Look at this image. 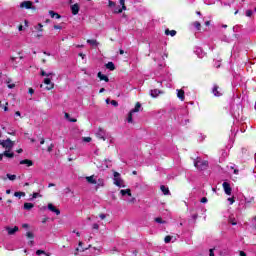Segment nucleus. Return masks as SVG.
Masks as SVG:
<instances>
[{"instance_id":"f257e3e1","label":"nucleus","mask_w":256,"mask_h":256,"mask_svg":"<svg viewBox=\"0 0 256 256\" xmlns=\"http://www.w3.org/2000/svg\"><path fill=\"white\" fill-rule=\"evenodd\" d=\"M113 183L116 185V187L125 188V180L121 178V174L119 172H114L113 174Z\"/></svg>"},{"instance_id":"f03ea898","label":"nucleus","mask_w":256,"mask_h":256,"mask_svg":"<svg viewBox=\"0 0 256 256\" xmlns=\"http://www.w3.org/2000/svg\"><path fill=\"white\" fill-rule=\"evenodd\" d=\"M120 194L122 197H127L124 198V201H127L128 203H135V197L132 196L131 189L120 190Z\"/></svg>"},{"instance_id":"7ed1b4c3","label":"nucleus","mask_w":256,"mask_h":256,"mask_svg":"<svg viewBox=\"0 0 256 256\" xmlns=\"http://www.w3.org/2000/svg\"><path fill=\"white\" fill-rule=\"evenodd\" d=\"M209 165V162L201 160V158H197V160L194 161V167L196 169H199L200 171H204V169H207Z\"/></svg>"},{"instance_id":"20e7f679","label":"nucleus","mask_w":256,"mask_h":256,"mask_svg":"<svg viewBox=\"0 0 256 256\" xmlns=\"http://www.w3.org/2000/svg\"><path fill=\"white\" fill-rule=\"evenodd\" d=\"M0 145L8 150V151H11V149H13L15 143L13 141H11V139H6V140H0Z\"/></svg>"},{"instance_id":"39448f33","label":"nucleus","mask_w":256,"mask_h":256,"mask_svg":"<svg viewBox=\"0 0 256 256\" xmlns=\"http://www.w3.org/2000/svg\"><path fill=\"white\" fill-rule=\"evenodd\" d=\"M51 79H53V77L44 79V85H47L46 86L47 91H51V89L55 87V84L51 82Z\"/></svg>"},{"instance_id":"423d86ee","label":"nucleus","mask_w":256,"mask_h":256,"mask_svg":"<svg viewBox=\"0 0 256 256\" xmlns=\"http://www.w3.org/2000/svg\"><path fill=\"white\" fill-rule=\"evenodd\" d=\"M222 187L226 195H231L233 189L231 188V184H229V182H223Z\"/></svg>"},{"instance_id":"0eeeda50","label":"nucleus","mask_w":256,"mask_h":256,"mask_svg":"<svg viewBox=\"0 0 256 256\" xmlns=\"http://www.w3.org/2000/svg\"><path fill=\"white\" fill-rule=\"evenodd\" d=\"M96 137H98V139H102L103 141H105V139H107V132L99 128L98 131L96 132Z\"/></svg>"},{"instance_id":"6e6552de","label":"nucleus","mask_w":256,"mask_h":256,"mask_svg":"<svg viewBox=\"0 0 256 256\" xmlns=\"http://www.w3.org/2000/svg\"><path fill=\"white\" fill-rule=\"evenodd\" d=\"M122 8H115L114 13H123V11H127V6H125V0H119Z\"/></svg>"},{"instance_id":"1a4fd4ad","label":"nucleus","mask_w":256,"mask_h":256,"mask_svg":"<svg viewBox=\"0 0 256 256\" xmlns=\"http://www.w3.org/2000/svg\"><path fill=\"white\" fill-rule=\"evenodd\" d=\"M194 53L199 57V59H203V57H205V52L201 47H196Z\"/></svg>"},{"instance_id":"9d476101","label":"nucleus","mask_w":256,"mask_h":256,"mask_svg":"<svg viewBox=\"0 0 256 256\" xmlns=\"http://www.w3.org/2000/svg\"><path fill=\"white\" fill-rule=\"evenodd\" d=\"M79 9H81V7L79 6L78 3L73 4V5L71 6L72 15H79Z\"/></svg>"},{"instance_id":"9b49d317","label":"nucleus","mask_w":256,"mask_h":256,"mask_svg":"<svg viewBox=\"0 0 256 256\" xmlns=\"http://www.w3.org/2000/svg\"><path fill=\"white\" fill-rule=\"evenodd\" d=\"M20 7L23 9H31L33 7V2L31 1H24L20 4Z\"/></svg>"},{"instance_id":"f8f14e48","label":"nucleus","mask_w":256,"mask_h":256,"mask_svg":"<svg viewBox=\"0 0 256 256\" xmlns=\"http://www.w3.org/2000/svg\"><path fill=\"white\" fill-rule=\"evenodd\" d=\"M5 229L6 231H8V235H15L17 231H19V227L17 226H15L14 228L7 226Z\"/></svg>"},{"instance_id":"ddd939ff","label":"nucleus","mask_w":256,"mask_h":256,"mask_svg":"<svg viewBox=\"0 0 256 256\" xmlns=\"http://www.w3.org/2000/svg\"><path fill=\"white\" fill-rule=\"evenodd\" d=\"M48 209L49 211H51L52 213H55L56 215H61V211L55 208V206L51 203L48 204Z\"/></svg>"},{"instance_id":"4468645a","label":"nucleus","mask_w":256,"mask_h":256,"mask_svg":"<svg viewBox=\"0 0 256 256\" xmlns=\"http://www.w3.org/2000/svg\"><path fill=\"white\" fill-rule=\"evenodd\" d=\"M86 181L87 183H90V185H97V179L95 178V175L87 176Z\"/></svg>"},{"instance_id":"2eb2a0df","label":"nucleus","mask_w":256,"mask_h":256,"mask_svg":"<svg viewBox=\"0 0 256 256\" xmlns=\"http://www.w3.org/2000/svg\"><path fill=\"white\" fill-rule=\"evenodd\" d=\"M40 75L41 77H46V78H51V77H55V73L53 72H45V70L41 69L40 71Z\"/></svg>"},{"instance_id":"dca6fc26","label":"nucleus","mask_w":256,"mask_h":256,"mask_svg":"<svg viewBox=\"0 0 256 256\" xmlns=\"http://www.w3.org/2000/svg\"><path fill=\"white\" fill-rule=\"evenodd\" d=\"M97 77L100 79V81H105L106 83H109V77H107V75L98 72Z\"/></svg>"},{"instance_id":"f3484780","label":"nucleus","mask_w":256,"mask_h":256,"mask_svg":"<svg viewBox=\"0 0 256 256\" xmlns=\"http://www.w3.org/2000/svg\"><path fill=\"white\" fill-rule=\"evenodd\" d=\"M177 91V97L180 99V101H185V91L183 90H176Z\"/></svg>"},{"instance_id":"a211bd4d","label":"nucleus","mask_w":256,"mask_h":256,"mask_svg":"<svg viewBox=\"0 0 256 256\" xmlns=\"http://www.w3.org/2000/svg\"><path fill=\"white\" fill-rule=\"evenodd\" d=\"M212 93L215 97H221V92H219V86L214 85L212 88Z\"/></svg>"},{"instance_id":"6ab92c4d","label":"nucleus","mask_w":256,"mask_h":256,"mask_svg":"<svg viewBox=\"0 0 256 256\" xmlns=\"http://www.w3.org/2000/svg\"><path fill=\"white\" fill-rule=\"evenodd\" d=\"M20 165H26V167H33V161L29 159L21 160Z\"/></svg>"},{"instance_id":"aec40b11","label":"nucleus","mask_w":256,"mask_h":256,"mask_svg":"<svg viewBox=\"0 0 256 256\" xmlns=\"http://www.w3.org/2000/svg\"><path fill=\"white\" fill-rule=\"evenodd\" d=\"M9 151H11V150H5L3 153V156L8 157L9 159H13V157H15V153L9 152Z\"/></svg>"},{"instance_id":"412c9836","label":"nucleus","mask_w":256,"mask_h":256,"mask_svg":"<svg viewBox=\"0 0 256 256\" xmlns=\"http://www.w3.org/2000/svg\"><path fill=\"white\" fill-rule=\"evenodd\" d=\"M141 111V103H136L135 107L130 111L131 113H139Z\"/></svg>"},{"instance_id":"4be33fe9","label":"nucleus","mask_w":256,"mask_h":256,"mask_svg":"<svg viewBox=\"0 0 256 256\" xmlns=\"http://www.w3.org/2000/svg\"><path fill=\"white\" fill-rule=\"evenodd\" d=\"M87 43L89 44V45H91L92 47H98L99 46V42H97V40H95V39H88L87 40Z\"/></svg>"},{"instance_id":"5701e85b","label":"nucleus","mask_w":256,"mask_h":256,"mask_svg":"<svg viewBox=\"0 0 256 256\" xmlns=\"http://www.w3.org/2000/svg\"><path fill=\"white\" fill-rule=\"evenodd\" d=\"M106 69H109V71H115V64L113 62H108L105 65Z\"/></svg>"},{"instance_id":"b1692460","label":"nucleus","mask_w":256,"mask_h":256,"mask_svg":"<svg viewBox=\"0 0 256 256\" xmlns=\"http://www.w3.org/2000/svg\"><path fill=\"white\" fill-rule=\"evenodd\" d=\"M165 35H170L171 37H175L177 35V31L166 29Z\"/></svg>"},{"instance_id":"393cba45","label":"nucleus","mask_w":256,"mask_h":256,"mask_svg":"<svg viewBox=\"0 0 256 256\" xmlns=\"http://www.w3.org/2000/svg\"><path fill=\"white\" fill-rule=\"evenodd\" d=\"M160 93H161V91L158 90V89H154V90H151V91H150L151 97H159V94H160Z\"/></svg>"},{"instance_id":"a878e982","label":"nucleus","mask_w":256,"mask_h":256,"mask_svg":"<svg viewBox=\"0 0 256 256\" xmlns=\"http://www.w3.org/2000/svg\"><path fill=\"white\" fill-rule=\"evenodd\" d=\"M160 189L164 195H169V187L162 185Z\"/></svg>"},{"instance_id":"bb28decb","label":"nucleus","mask_w":256,"mask_h":256,"mask_svg":"<svg viewBox=\"0 0 256 256\" xmlns=\"http://www.w3.org/2000/svg\"><path fill=\"white\" fill-rule=\"evenodd\" d=\"M33 207H35V205H33V203L26 202L24 204V209H26V211H30V209H33Z\"/></svg>"},{"instance_id":"cd10ccee","label":"nucleus","mask_w":256,"mask_h":256,"mask_svg":"<svg viewBox=\"0 0 256 256\" xmlns=\"http://www.w3.org/2000/svg\"><path fill=\"white\" fill-rule=\"evenodd\" d=\"M49 15H50V17H52V19H54V17L56 19H61V16L58 13H55L54 11H50Z\"/></svg>"},{"instance_id":"c85d7f7f","label":"nucleus","mask_w":256,"mask_h":256,"mask_svg":"<svg viewBox=\"0 0 256 256\" xmlns=\"http://www.w3.org/2000/svg\"><path fill=\"white\" fill-rule=\"evenodd\" d=\"M193 27H195V29H197V31H201V23L198 21H195L192 23Z\"/></svg>"},{"instance_id":"c756f323","label":"nucleus","mask_w":256,"mask_h":256,"mask_svg":"<svg viewBox=\"0 0 256 256\" xmlns=\"http://www.w3.org/2000/svg\"><path fill=\"white\" fill-rule=\"evenodd\" d=\"M96 181H97V183H96L97 189H99V187H103L105 185V182L103 181V179H98Z\"/></svg>"},{"instance_id":"7c9ffc66","label":"nucleus","mask_w":256,"mask_h":256,"mask_svg":"<svg viewBox=\"0 0 256 256\" xmlns=\"http://www.w3.org/2000/svg\"><path fill=\"white\" fill-rule=\"evenodd\" d=\"M6 177L9 181H15V179H17V175L15 174H6Z\"/></svg>"},{"instance_id":"2f4dec72","label":"nucleus","mask_w":256,"mask_h":256,"mask_svg":"<svg viewBox=\"0 0 256 256\" xmlns=\"http://www.w3.org/2000/svg\"><path fill=\"white\" fill-rule=\"evenodd\" d=\"M228 223H230V225H237V219L230 216L228 219Z\"/></svg>"},{"instance_id":"473e14b6","label":"nucleus","mask_w":256,"mask_h":256,"mask_svg":"<svg viewBox=\"0 0 256 256\" xmlns=\"http://www.w3.org/2000/svg\"><path fill=\"white\" fill-rule=\"evenodd\" d=\"M34 29H36V31H40V33H42V31H43V24L39 23L38 25L34 26Z\"/></svg>"},{"instance_id":"72a5a7b5","label":"nucleus","mask_w":256,"mask_h":256,"mask_svg":"<svg viewBox=\"0 0 256 256\" xmlns=\"http://www.w3.org/2000/svg\"><path fill=\"white\" fill-rule=\"evenodd\" d=\"M65 117L66 119H68V121H70V123H77V119L73 118H69V113H65Z\"/></svg>"},{"instance_id":"f704fd0d","label":"nucleus","mask_w":256,"mask_h":256,"mask_svg":"<svg viewBox=\"0 0 256 256\" xmlns=\"http://www.w3.org/2000/svg\"><path fill=\"white\" fill-rule=\"evenodd\" d=\"M127 122H128V123H133V113H131V111H130L129 114H128Z\"/></svg>"},{"instance_id":"c9c22d12","label":"nucleus","mask_w":256,"mask_h":256,"mask_svg":"<svg viewBox=\"0 0 256 256\" xmlns=\"http://www.w3.org/2000/svg\"><path fill=\"white\" fill-rule=\"evenodd\" d=\"M6 83L8 85V89H15V84H11V79H8Z\"/></svg>"},{"instance_id":"e433bc0d","label":"nucleus","mask_w":256,"mask_h":256,"mask_svg":"<svg viewBox=\"0 0 256 256\" xmlns=\"http://www.w3.org/2000/svg\"><path fill=\"white\" fill-rule=\"evenodd\" d=\"M253 201H255V197L245 198V203L246 204L253 203Z\"/></svg>"},{"instance_id":"4c0bfd02","label":"nucleus","mask_w":256,"mask_h":256,"mask_svg":"<svg viewBox=\"0 0 256 256\" xmlns=\"http://www.w3.org/2000/svg\"><path fill=\"white\" fill-rule=\"evenodd\" d=\"M14 197H25V192H15Z\"/></svg>"},{"instance_id":"58836bf2","label":"nucleus","mask_w":256,"mask_h":256,"mask_svg":"<svg viewBox=\"0 0 256 256\" xmlns=\"http://www.w3.org/2000/svg\"><path fill=\"white\" fill-rule=\"evenodd\" d=\"M108 7H110L111 9L115 8V7H116L115 2L109 0V1H108Z\"/></svg>"},{"instance_id":"ea45409f","label":"nucleus","mask_w":256,"mask_h":256,"mask_svg":"<svg viewBox=\"0 0 256 256\" xmlns=\"http://www.w3.org/2000/svg\"><path fill=\"white\" fill-rule=\"evenodd\" d=\"M36 255H46V256H49V254L45 253V251H43V250H37L36 251Z\"/></svg>"},{"instance_id":"a19ab883","label":"nucleus","mask_w":256,"mask_h":256,"mask_svg":"<svg viewBox=\"0 0 256 256\" xmlns=\"http://www.w3.org/2000/svg\"><path fill=\"white\" fill-rule=\"evenodd\" d=\"M26 237H28V239H33L35 235L32 232H27Z\"/></svg>"},{"instance_id":"79ce46f5","label":"nucleus","mask_w":256,"mask_h":256,"mask_svg":"<svg viewBox=\"0 0 256 256\" xmlns=\"http://www.w3.org/2000/svg\"><path fill=\"white\" fill-rule=\"evenodd\" d=\"M252 16H253V10H247L246 17H252Z\"/></svg>"},{"instance_id":"37998d69","label":"nucleus","mask_w":256,"mask_h":256,"mask_svg":"<svg viewBox=\"0 0 256 256\" xmlns=\"http://www.w3.org/2000/svg\"><path fill=\"white\" fill-rule=\"evenodd\" d=\"M227 201H229L230 205H233L235 203V198L230 197V198L227 199Z\"/></svg>"},{"instance_id":"c03bdc74","label":"nucleus","mask_w":256,"mask_h":256,"mask_svg":"<svg viewBox=\"0 0 256 256\" xmlns=\"http://www.w3.org/2000/svg\"><path fill=\"white\" fill-rule=\"evenodd\" d=\"M171 239H172L171 236H166L164 241H165V243H171Z\"/></svg>"},{"instance_id":"a18cd8bd","label":"nucleus","mask_w":256,"mask_h":256,"mask_svg":"<svg viewBox=\"0 0 256 256\" xmlns=\"http://www.w3.org/2000/svg\"><path fill=\"white\" fill-rule=\"evenodd\" d=\"M37 197H41V195L37 192H34L32 195V199H37Z\"/></svg>"},{"instance_id":"49530a36","label":"nucleus","mask_w":256,"mask_h":256,"mask_svg":"<svg viewBox=\"0 0 256 256\" xmlns=\"http://www.w3.org/2000/svg\"><path fill=\"white\" fill-rule=\"evenodd\" d=\"M83 141H84L85 143H91V137H84V138H83Z\"/></svg>"},{"instance_id":"de8ad7c7","label":"nucleus","mask_w":256,"mask_h":256,"mask_svg":"<svg viewBox=\"0 0 256 256\" xmlns=\"http://www.w3.org/2000/svg\"><path fill=\"white\" fill-rule=\"evenodd\" d=\"M155 221H156V223H165V221H163V219H161L160 217H158V218H155Z\"/></svg>"},{"instance_id":"09e8293b","label":"nucleus","mask_w":256,"mask_h":256,"mask_svg":"<svg viewBox=\"0 0 256 256\" xmlns=\"http://www.w3.org/2000/svg\"><path fill=\"white\" fill-rule=\"evenodd\" d=\"M214 67H216V69H219V67H221V62L220 61L215 62Z\"/></svg>"},{"instance_id":"8fccbe9b","label":"nucleus","mask_w":256,"mask_h":256,"mask_svg":"<svg viewBox=\"0 0 256 256\" xmlns=\"http://www.w3.org/2000/svg\"><path fill=\"white\" fill-rule=\"evenodd\" d=\"M111 105H113L114 107H117L119 105V103L115 100H112L111 102Z\"/></svg>"},{"instance_id":"3c124183","label":"nucleus","mask_w":256,"mask_h":256,"mask_svg":"<svg viewBox=\"0 0 256 256\" xmlns=\"http://www.w3.org/2000/svg\"><path fill=\"white\" fill-rule=\"evenodd\" d=\"M92 228L95 229L96 231H98L99 229V224L95 223L92 225Z\"/></svg>"},{"instance_id":"603ef678","label":"nucleus","mask_w":256,"mask_h":256,"mask_svg":"<svg viewBox=\"0 0 256 256\" xmlns=\"http://www.w3.org/2000/svg\"><path fill=\"white\" fill-rule=\"evenodd\" d=\"M53 147H54L53 144H51V145L48 147V149H47L48 153H51V151H53Z\"/></svg>"},{"instance_id":"864d4df0","label":"nucleus","mask_w":256,"mask_h":256,"mask_svg":"<svg viewBox=\"0 0 256 256\" xmlns=\"http://www.w3.org/2000/svg\"><path fill=\"white\" fill-rule=\"evenodd\" d=\"M99 218L102 219V220L107 219V215L106 214H100Z\"/></svg>"},{"instance_id":"5fc2aeb1","label":"nucleus","mask_w":256,"mask_h":256,"mask_svg":"<svg viewBox=\"0 0 256 256\" xmlns=\"http://www.w3.org/2000/svg\"><path fill=\"white\" fill-rule=\"evenodd\" d=\"M207 197H203L201 200H200V203H207Z\"/></svg>"},{"instance_id":"6e6d98bb","label":"nucleus","mask_w":256,"mask_h":256,"mask_svg":"<svg viewBox=\"0 0 256 256\" xmlns=\"http://www.w3.org/2000/svg\"><path fill=\"white\" fill-rule=\"evenodd\" d=\"M79 251H85V249H83V248H76V252L74 254L77 255V253H79Z\"/></svg>"},{"instance_id":"4d7b16f0","label":"nucleus","mask_w":256,"mask_h":256,"mask_svg":"<svg viewBox=\"0 0 256 256\" xmlns=\"http://www.w3.org/2000/svg\"><path fill=\"white\" fill-rule=\"evenodd\" d=\"M54 29H59V30H61V29H63V27H62V26H59V25H54Z\"/></svg>"},{"instance_id":"13d9d810","label":"nucleus","mask_w":256,"mask_h":256,"mask_svg":"<svg viewBox=\"0 0 256 256\" xmlns=\"http://www.w3.org/2000/svg\"><path fill=\"white\" fill-rule=\"evenodd\" d=\"M233 117H235V119H239V113L237 114V113H233Z\"/></svg>"},{"instance_id":"bf43d9fd","label":"nucleus","mask_w":256,"mask_h":256,"mask_svg":"<svg viewBox=\"0 0 256 256\" xmlns=\"http://www.w3.org/2000/svg\"><path fill=\"white\" fill-rule=\"evenodd\" d=\"M209 256H215V253L213 252V249H210Z\"/></svg>"},{"instance_id":"052dcab7","label":"nucleus","mask_w":256,"mask_h":256,"mask_svg":"<svg viewBox=\"0 0 256 256\" xmlns=\"http://www.w3.org/2000/svg\"><path fill=\"white\" fill-rule=\"evenodd\" d=\"M29 93H30V95H33V93H35V90H33V88H30Z\"/></svg>"},{"instance_id":"680f3d73","label":"nucleus","mask_w":256,"mask_h":256,"mask_svg":"<svg viewBox=\"0 0 256 256\" xmlns=\"http://www.w3.org/2000/svg\"><path fill=\"white\" fill-rule=\"evenodd\" d=\"M240 256H247V254L244 251H240Z\"/></svg>"},{"instance_id":"e2e57ef3","label":"nucleus","mask_w":256,"mask_h":256,"mask_svg":"<svg viewBox=\"0 0 256 256\" xmlns=\"http://www.w3.org/2000/svg\"><path fill=\"white\" fill-rule=\"evenodd\" d=\"M187 123H189V120L182 121V125H187Z\"/></svg>"},{"instance_id":"0e129e2a","label":"nucleus","mask_w":256,"mask_h":256,"mask_svg":"<svg viewBox=\"0 0 256 256\" xmlns=\"http://www.w3.org/2000/svg\"><path fill=\"white\" fill-rule=\"evenodd\" d=\"M22 227L23 229H27L29 227V224H23Z\"/></svg>"},{"instance_id":"69168bd1","label":"nucleus","mask_w":256,"mask_h":256,"mask_svg":"<svg viewBox=\"0 0 256 256\" xmlns=\"http://www.w3.org/2000/svg\"><path fill=\"white\" fill-rule=\"evenodd\" d=\"M18 31H23V25H20V26L18 27Z\"/></svg>"},{"instance_id":"338daca9","label":"nucleus","mask_w":256,"mask_h":256,"mask_svg":"<svg viewBox=\"0 0 256 256\" xmlns=\"http://www.w3.org/2000/svg\"><path fill=\"white\" fill-rule=\"evenodd\" d=\"M197 217H198L197 214L192 215V219H194V220L197 219Z\"/></svg>"},{"instance_id":"774afa93","label":"nucleus","mask_w":256,"mask_h":256,"mask_svg":"<svg viewBox=\"0 0 256 256\" xmlns=\"http://www.w3.org/2000/svg\"><path fill=\"white\" fill-rule=\"evenodd\" d=\"M253 225H254V227L256 228V218H254Z\"/></svg>"}]
</instances>
